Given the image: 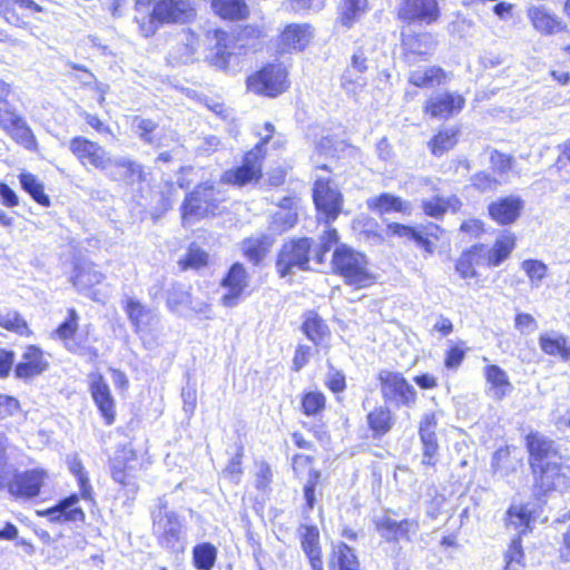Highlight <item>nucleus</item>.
<instances>
[{
  "label": "nucleus",
  "instance_id": "nucleus-1",
  "mask_svg": "<svg viewBox=\"0 0 570 570\" xmlns=\"http://www.w3.org/2000/svg\"><path fill=\"white\" fill-rule=\"evenodd\" d=\"M524 448L533 495L538 500L570 488V465L558 461L561 455L554 440L539 431H530L524 436Z\"/></svg>",
  "mask_w": 570,
  "mask_h": 570
},
{
  "label": "nucleus",
  "instance_id": "nucleus-2",
  "mask_svg": "<svg viewBox=\"0 0 570 570\" xmlns=\"http://www.w3.org/2000/svg\"><path fill=\"white\" fill-rule=\"evenodd\" d=\"M205 38L210 42L204 58L207 66L224 73H234L238 56L262 51L267 29L264 24L246 23L234 36L226 29L214 28L206 31Z\"/></svg>",
  "mask_w": 570,
  "mask_h": 570
},
{
  "label": "nucleus",
  "instance_id": "nucleus-3",
  "mask_svg": "<svg viewBox=\"0 0 570 570\" xmlns=\"http://www.w3.org/2000/svg\"><path fill=\"white\" fill-rule=\"evenodd\" d=\"M340 243L336 228H326L316 246L315 240L308 236H295L285 240L275 257L276 273L281 278L289 276L295 269L302 272L312 271L311 262L323 265L326 254L333 246Z\"/></svg>",
  "mask_w": 570,
  "mask_h": 570
},
{
  "label": "nucleus",
  "instance_id": "nucleus-4",
  "mask_svg": "<svg viewBox=\"0 0 570 570\" xmlns=\"http://www.w3.org/2000/svg\"><path fill=\"white\" fill-rule=\"evenodd\" d=\"M331 272L354 289L367 288L376 283L365 253L347 244H336L331 257Z\"/></svg>",
  "mask_w": 570,
  "mask_h": 570
},
{
  "label": "nucleus",
  "instance_id": "nucleus-5",
  "mask_svg": "<svg viewBox=\"0 0 570 570\" xmlns=\"http://www.w3.org/2000/svg\"><path fill=\"white\" fill-rule=\"evenodd\" d=\"M385 235L390 240L395 239L403 245L413 243L426 258L438 253L446 232L441 225L433 222L425 225L389 222L385 226Z\"/></svg>",
  "mask_w": 570,
  "mask_h": 570
},
{
  "label": "nucleus",
  "instance_id": "nucleus-6",
  "mask_svg": "<svg viewBox=\"0 0 570 570\" xmlns=\"http://www.w3.org/2000/svg\"><path fill=\"white\" fill-rule=\"evenodd\" d=\"M149 464V459L139 453L131 443L118 444L114 455L108 460L111 480L131 495H136L139 491L138 472Z\"/></svg>",
  "mask_w": 570,
  "mask_h": 570
},
{
  "label": "nucleus",
  "instance_id": "nucleus-7",
  "mask_svg": "<svg viewBox=\"0 0 570 570\" xmlns=\"http://www.w3.org/2000/svg\"><path fill=\"white\" fill-rule=\"evenodd\" d=\"M220 191L212 181H200L188 191L179 207L181 224H191L220 214Z\"/></svg>",
  "mask_w": 570,
  "mask_h": 570
},
{
  "label": "nucleus",
  "instance_id": "nucleus-8",
  "mask_svg": "<svg viewBox=\"0 0 570 570\" xmlns=\"http://www.w3.org/2000/svg\"><path fill=\"white\" fill-rule=\"evenodd\" d=\"M288 67L282 61H267L245 79L246 90L257 97L275 99L291 89Z\"/></svg>",
  "mask_w": 570,
  "mask_h": 570
},
{
  "label": "nucleus",
  "instance_id": "nucleus-9",
  "mask_svg": "<svg viewBox=\"0 0 570 570\" xmlns=\"http://www.w3.org/2000/svg\"><path fill=\"white\" fill-rule=\"evenodd\" d=\"M151 531L160 549L174 556L184 553L183 518L169 510L165 500H160L157 510L151 513Z\"/></svg>",
  "mask_w": 570,
  "mask_h": 570
},
{
  "label": "nucleus",
  "instance_id": "nucleus-10",
  "mask_svg": "<svg viewBox=\"0 0 570 570\" xmlns=\"http://www.w3.org/2000/svg\"><path fill=\"white\" fill-rule=\"evenodd\" d=\"M194 16L195 9L190 0H157L149 14L137 22L140 33L148 38L165 24L181 23Z\"/></svg>",
  "mask_w": 570,
  "mask_h": 570
},
{
  "label": "nucleus",
  "instance_id": "nucleus-11",
  "mask_svg": "<svg viewBox=\"0 0 570 570\" xmlns=\"http://www.w3.org/2000/svg\"><path fill=\"white\" fill-rule=\"evenodd\" d=\"M375 380L385 402L405 407H411L417 402L416 390L402 372L382 368L377 372Z\"/></svg>",
  "mask_w": 570,
  "mask_h": 570
},
{
  "label": "nucleus",
  "instance_id": "nucleus-12",
  "mask_svg": "<svg viewBox=\"0 0 570 570\" xmlns=\"http://www.w3.org/2000/svg\"><path fill=\"white\" fill-rule=\"evenodd\" d=\"M0 129L18 146L37 153L39 144L27 119L3 98H0Z\"/></svg>",
  "mask_w": 570,
  "mask_h": 570
},
{
  "label": "nucleus",
  "instance_id": "nucleus-13",
  "mask_svg": "<svg viewBox=\"0 0 570 570\" xmlns=\"http://www.w3.org/2000/svg\"><path fill=\"white\" fill-rule=\"evenodd\" d=\"M438 46L436 37L428 30H402L400 33V56L412 67L419 61H428Z\"/></svg>",
  "mask_w": 570,
  "mask_h": 570
},
{
  "label": "nucleus",
  "instance_id": "nucleus-14",
  "mask_svg": "<svg viewBox=\"0 0 570 570\" xmlns=\"http://www.w3.org/2000/svg\"><path fill=\"white\" fill-rule=\"evenodd\" d=\"M312 198L317 215L326 225L334 223L343 212L344 196L328 178H317L314 181Z\"/></svg>",
  "mask_w": 570,
  "mask_h": 570
},
{
  "label": "nucleus",
  "instance_id": "nucleus-15",
  "mask_svg": "<svg viewBox=\"0 0 570 570\" xmlns=\"http://www.w3.org/2000/svg\"><path fill=\"white\" fill-rule=\"evenodd\" d=\"M441 17L440 0H400L395 10V18L405 26H431Z\"/></svg>",
  "mask_w": 570,
  "mask_h": 570
},
{
  "label": "nucleus",
  "instance_id": "nucleus-16",
  "mask_svg": "<svg viewBox=\"0 0 570 570\" xmlns=\"http://www.w3.org/2000/svg\"><path fill=\"white\" fill-rule=\"evenodd\" d=\"M69 150L78 163L86 168L106 171L112 165L110 153L98 141L88 137L78 135L70 138Z\"/></svg>",
  "mask_w": 570,
  "mask_h": 570
},
{
  "label": "nucleus",
  "instance_id": "nucleus-17",
  "mask_svg": "<svg viewBox=\"0 0 570 570\" xmlns=\"http://www.w3.org/2000/svg\"><path fill=\"white\" fill-rule=\"evenodd\" d=\"M88 377V391L104 425H114L118 415L117 400L108 381L100 372H92Z\"/></svg>",
  "mask_w": 570,
  "mask_h": 570
},
{
  "label": "nucleus",
  "instance_id": "nucleus-18",
  "mask_svg": "<svg viewBox=\"0 0 570 570\" xmlns=\"http://www.w3.org/2000/svg\"><path fill=\"white\" fill-rule=\"evenodd\" d=\"M47 479L48 474L41 468L16 470L7 480L4 488L16 500H31L41 493Z\"/></svg>",
  "mask_w": 570,
  "mask_h": 570
},
{
  "label": "nucleus",
  "instance_id": "nucleus-19",
  "mask_svg": "<svg viewBox=\"0 0 570 570\" xmlns=\"http://www.w3.org/2000/svg\"><path fill=\"white\" fill-rule=\"evenodd\" d=\"M45 13L46 9L36 0H0V17L16 28H29Z\"/></svg>",
  "mask_w": 570,
  "mask_h": 570
},
{
  "label": "nucleus",
  "instance_id": "nucleus-20",
  "mask_svg": "<svg viewBox=\"0 0 570 570\" xmlns=\"http://www.w3.org/2000/svg\"><path fill=\"white\" fill-rule=\"evenodd\" d=\"M50 368L48 353L38 344H27L20 360L13 366V376L23 383H30Z\"/></svg>",
  "mask_w": 570,
  "mask_h": 570
},
{
  "label": "nucleus",
  "instance_id": "nucleus-21",
  "mask_svg": "<svg viewBox=\"0 0 570 570\" xmlns=\"http://www.w3.org/2000/svg\"><path fill=\"white\" fill-rule=\"evenodd\" d=\"M389 510L381 518L374 520V528L386 543L397 544L401 541L411 542L420 531L417 519L395 520Z\"/></svg>",
  "mask_w": 570,
  "mask_h": 570
},
{
  "label": "nucleus",
  "instance_id": "nucleus-22",
  "mask_svg": "<svg viewBox=\"0 0 570 570\" xmlns=\"http://www.w3.org/2000/svg\"><path fill=\"white\" fill-rule=\"evenodd\" d=\"M263 161L255 153L247 150L238 165L224 171L222 181L239 188L256 185L263 178Z\"/></svg>",
  "mask_w": 570,
  "mask_h": 570
},
{
  "label": "nucleus",
  "instance_id": "nucleus-23",
  "mask_svg": "<svg viewBox=\"0 0 570 570\" xmlns=\"http://www.w3.org/2000/svg\"><path fill=\"white\" fill-rule=\"evenodd\" d=\"M219 285L226 289L220 297L222 305L225 307L237 305L249 286V274L245 265L240 262L233 263L222 277Z\"/></svg>",
  "mask_w": 570,
  "mask_h": 570
},
{
  "label": "nucleus",
  "instance_id": "nucleus-24",
  "mask_svg": "<svg viewBox=\"0 0 570 570\" xmlns=\"http://www.w3.org/2000/svg\"><path fill=\"white\" fill-rule=\"evenodd\" d=\"M439 425L438 415L435 412H428L422 415L417 434L422 445V465L435 468L440 455V444L436 434Z\"/></svg>",
  "mask_w": 570,
  "mask_h": 570
},
{
  "label": "nucleus",
  "instance_id": "nucleus-25",
  "mask_svg": "<svg viewBox=\"0 0 570 570\" xmlns=\"http://www.w3.org/2000/svg\"><path fill=\"white\" fill-rule=\"evenodd\" d=\"M80 328V315L75 307L67 309L66 317L53 331V336L58 338L63 346L72 354H90L97 356V350L87 347L82 341L77 340V333Z\"/></svg>",
  "mask_w": 570,
  "mask_h": 570
},
{
  "label": "nucleus",
  "instance_id": "nucleus-26",
  "mask_svg": "<svg viewBox=\"0 0 570 570\" xmlns=\"http://www.w3.org/2000/svg\"><path fill=\"white\" fill-rule=\"evenodd\" d=\"M465 107L463 95L443 91L429 97L423 105V114L430 119L448 120L459 115Z\"/></svg>",
  "mask_w": 570,
  "mask_h": 570
},
{
  "label": "nucleus",
  "instance_id": "nucleus-27",
  "mask_svg": "<svg viewBox=\"0 0 570 570\" xmlns=\"http://www.w3.org/2000/svg\"><path fill=\"white\" fill-rule=\"evenodd\" d=\"M80 499H82L80 493H71L60 499L55 505L38 511L37 514L56 523H82L86 520V513L79 504Z\"/></svg>",
  "mask_w": 570,
  "mask_h": 570
},
{
  "label": "nucleus",
  "instance_id": "nucleus-28",
  "mask_svg": "<svg viewBox=\"0 0 570 570\" xmlns=\"http://www.w3.org/2000/svg\"><path fill=\"white\" fill-rule=\"evenodd\" d=\"M488 216L499 226L515 224L524 210V200L518 195H507L490 202Z\"/></svg>",
  "mask_w": 570,
  "mask_h": 570
},
{
  "label": "nucleus",
  "instance_id": "nucleus-29",
  "mask_svg": "<svg viewBox=\"0 0 570 570\" xmlns=\"http://www.w3.org/2000/svg\"><path fill=\"white\" fill-rule=\"evenodd\" d=\"M312 28L308 23H287L276 38V51L279 55L301 52L309 43Z\"/></svg>",
  "mask_w": 570,
  "mask_h": 570
},
{
  "label": "nucleus",
  "instance_id": "nucleus-30",
  "mask_svg": "<svg viewBox=\"0 0 570 570\" xmlns=\"http://www.w3.org/2000/svg\"><path fill=\"white\" fill-rule=\"evenodd\" d=\"M105 279L106 275L94 263L76 265L70 277L71 284L79 292L86 293L94 302L101 299L100 292L96 289V286L102 284Z\"/></svg>",
  "mask_w": 570,
  "mask_h": 570
},
{
  "label": "nucleus",
  "instance_id": "nucleus-31",
  "mask_svg": "<svg viewBox=\"0 0 570 570\" xmlns=\"http://www.w3.org/2000/svg\"><path fill=\"white\" fill-rule=\"evenodd\" d=\"M298 540L312 570H324L323 547L320 529L315 524H301Z\"/></svg>",
  "mask_w": 570,
  "mask_h": 570
},
{
  "label": "nucleus",
  "instance_id": "nucleus-32",
  "mask_svg": "<svg viewBox=\"0 0 570 570\" xmlns=\"http://www.w3.org/2000/svg\"><path fill=\"white\" fill-rule=\"evenodd\" d=\"M122 309L134 333L142 336L153 332L156 316L146 304L137 298L129 297L122 302Z\"/></svg>",
  "mask_w": 570,
  "mask_h": 570
},
{
  "label": "nucleus",
  "instance_id": "nucleus-33",
  "mask_svg": "<svg viewBox=\"0 0 570 570\" xmlns=\"http://www.w3.org/2000/svg\"><path fill=\"white\" fill-rule=\"evenodd\" d=\"M485 244L475 243L464 248L454 261V272L465 282L480 278L479 265L484 259Z\"/></svg>",
  "mask_w": 570,
  "mask_h": 570
},
{
  "label": "nucleus",
  "instance_id": "nucleus-34",
  "mask_svg": "<svg viewBox=\"0 0 570 570\" xmlns=\"http://www.w3.org/2000/svg\"><path fill=\"white\" fill-rule=\"evenodd\" d=\"M527 17L532 28L543 37L568 31L567 23L542 6H532L528 8Z\"/></svg>",
  "mask_w": 570,
  "mask_h": 570
},
{
  "label": "nucleus",
  "instance_id": "nucleus-35",
  "mask_svg": "<svg viewBox=\"0 0 570 570\" xmlns=\"http://www.w3.org/2000/svg\"><path fill=\"white\" fill-rule=\"evenodd\" d=\"M366 428L374 440H381L390 434L395 424L396 417L391 407L386 404L373 406L365 416Z\"/></svg>",
  "mask_w": 570,
  "mask_h": 570
},
{
  "label": "nucleus",
  "instance_id": "nucleus-36",
  "mask_svg": "<svg viewBox=\"0 0 570 570\" xmlns=\"http://www.w3.org/2000/svg\"><path fill=\"white\" fill-rule=\"evenodd\" d=\"M518 237L513 232L502 230L494 239L492 246L484 253V263L488 267H498L508 261L517 248Z\"/></svg>",
  "mask_w": 570,
  "mask_h": 570
},
{
  "label": "nucleus",
  "instance_id": "nucleus-37",
  "mask_svg": "<svg viewBox=\"0 0 570 570\" xmlns=\"http://www.w3.org/2000/svg\"><path fill=\"white\" fill-rule=\"evenodd\" d=\"M367 208L384 216L387 214L410 215L412 210L411 203L403 197L392 193H381L366 202Z\"/></svg>",
  "mask_w": 570,
  "mask_h": 570
},
{
  "label": "nucleus",
  "instance_id": "nucleus-38",
  "mask_svg": "<svg viewBox=\"0 0 570 570\" xmlns=\"http://www.w3.org/2000/svg\"><path fill=\"white\" fill-rule=\"evenodd\" d=\"M296 196H285L278 202V210L272 216L269 227L274 233L283 234L298 222Z\"/></svg>",
  "mask_w": 570,
  "mask_h": 570
},
{
  "label": "nucleus",
  "instance_id": "nucleus-39",
  "mask_svg": "<svg viewBox=\"0 0 570 570\" xmlns=\"http://www.w3.org/2000/svg\"><path fill=\"white\" fill-rule=\"evenodd\" d=\"M275 239L272 235L261 234L258 236H249L242 240V255L253 265H261L269 255Z\"/></svg>",
  "mask_w": 570,
  "mask_h": 570
},
{
  "label": "nucleus",
  "instance_id": "nucleus-40",
  "mask_svg": "<svg viewBox=\"0 0 570 570\" xmlns=\"http://www.w3.org/2000/svg\"><path fill=\"white\" fill-rule=\"evenodd\" d=\"M301 331L315 346H321L331 337V328L317 311L311 309L303 314Z\"/></svg>",
  "mask_w": 570,
  "mask_h": 570
},
{
  "label": "nucleus",
  "instance_id": "nucleus-41",
  "mask_svg": "<svg viewBox=\"0 0 570 570\" xmlns=\"http://www.w3.org/2000/svg\"><path fill=\"white\" fill-rule=\"evenodd\" d=\"M111 167L118 169V171L110 175L112 181L132 186L134 184L145 183L147 180V173L144 165L129 158H119L114 160Z\"/></svg>",
  "mask_w": 570,
  "mask_h": 570
},
{
  "label": "nucleus",
  "instance_id": "nucleus-42",
  "mask_svg": "<svg viewBox=\"0 0 570 570\" xmlns=\"http://www.w3.org/2000/svg\"><path fill=\"white\" fill-rule=\"evenodd\" d=\"M370 9V0H340L336 23L344 29H352Z\"/></svg>",
  "mask_w": 570,
  "mask_h": 570
},
{
  "label": "nucleus",
  "instance_id": "nucleus-43",
  "mask_svg": "<svg viewBox=\"0 0 570 570\" xmlns=\"http://www.w3.org/2000/svg\"><path fill=\"white\" fill-rule=\"evenodd\" d=\"M330 570H362L356 551L345 542L336 543L327 558Z\"/></svg>",
  "mask_w": 570,
  "mask_h": 570
},
{
  "label": "nucleus",
  "instance_id": "nucleus-44",
  "mask_svg": "<svg viewBox=\"0 0 570 570\" xmlns=\"http://www.w3.org/2000/svg\"><path fill=\"white\" fill-rule=\"evenodd\" d=\"M541 352L547 356L570 362V337L559 333H542L538 337Z\"/></svg>",
  "mask_w": 570,
  "mask_h": 570
},
{
  "label": "nucleus",
  "instance_id": "nucleus-45",
  "mask_svg": "<svg viewBox=\"0 0 570 570\" xmlns=\"http://www.w3.org/2000/svg\"><path fill=\"white\" fill-rule=\"evenodd\" d=\"M461 129L459 126L439 128L428 141L432 156L441 157L452 150L459 142Z\"/></svg>",
  "mask_w": 570,
  "mask_h": 570
},
{
  "label": "nucleus",
  "instance_id": "nucleus-46",
  "mask_svg": "<svg viewBox=\"0 0 570 570\" xmlns=\"http://www.w3.org/2000/svg\"><path fill=\"white\" fill-rule=\"evenodd\" d=\"M534 521L533 511L528 504H511L505 512V524L517 530L515 535H523L531 533L533 530L532 523Z\"/></svg>",
  "mask_w": 570,
  "mask_h": 570
},
{
  "label": "nucleus",
  "instance_id": "nucleus-47",
  "mask_svg": "<svg viewBox=\"0 0 570 570\" xmlns=\"http://www.w3.org/2000/svg\"><path fill=\"white\" fill-rule=\"evenodd\" d=\"M448 78V72L441 66L431 65L423 70L411 71L407 81L415 88L430 89L444 85Z\"/></svg>",
  "mask_w": 570,
  "mask_h": 570
},
{
  "label": "nucleus",
  "instance_id": "nucleus-48",
  "mask_svg": "<svg viewBox=\"0 0 570 570\" xmlns=\"http://www.w3.org/2000/svg\"><path fill=\"white\" fill-rule=\"evenodd\" d=\"M462 206V200L456 195L450 197L436 195L421 203L423 214L435 219H442L448 212L458 213Z\"/></svg>",
  "mask_w": 570,
  "mask_h": 570
},
{
  "label": "nucleus",
  "instance_id": "nucleus-49",
  "mask_svg": "<svg viewBox=\"0 0 570 570\" xmlns=\"http://www.w3.org/2000/svg\"><path fill=\"white\" fill-rule=\"evenodd\" d=\"M483 375L487 384L493 393V397L502 401L513 390L508 373L497 364H489L483 367Z\"/></svg>",
  "mask_w": 570,
  "mask_h": 570
},
{
  "label": "nucleus",
  "instance_id": "nucleus-50",
  "mask_svg": "<svg viewBox=\"0 0 570 570\" xmlns=\"http://www.w3.org/2000/svg\"><path fill=\"white\" fill-rule=\"evenodd\" d=\"M210 8L225 21H243L250 14L246 0H210Z\"/></svg>",
  "mask_w": 570,
  "mask_h": 570
},
{
  "label": "nucleus",
  "instance_id": "nucleus-51",
  "mask_svg": "<svg viewBox=\"0 0 570 570\" xmlns=\"http://www.w3.org/2000/svg\"><path fill=\"white\" fill-rule=\"evenodd\" d=\"M327 407V397L321 390H305L299 395V411L306 417L322 416Z\"/></svg>",
  "mask_w": 570,
  "mask_h": 570
},
{
  "label": "nucleus",
  "instance_id": "nucleus-52",
  "mask_svg": "<svg viewBox=\"0 0 570 570\" xmlns=\"http://www.w3.org/2000/svg\"><path fill=\"white\" fill-rule=\"evenodd\" d=\"M0 327L20 337L33 336L29 322L16 309H0Z\"/></svg>",
  "mask_w": 570,
  "mask_h": 570
},
{
  "label": "nucleus",
  "instance_id": "nucleus-53",
  "mask_svg": "<svg viewBox=\"0 0 570 570\" xmlns=\"http://www.w3.org/2000/svg\"><path fill=\"white\" fill-rule=\"evenodd\" d=\"M21 188L31 197V199L42 207H50V197L45 191L43 184L31 173L22 171L18 175Z\"/></svg>",
  "mask_w": 570,
  "mask_h": 570
},
{
  "label": "nucleus",
  "instance_id": "nucleus-54",
  "mask_svg": "<svg viewBox=\"0 0 570 570\" xmlns=\"http://www.w3.org/2000/svg\"><path fill=\"white\" fill-rule=\"evenodd\" d=\"M218 550L212 542H200L191 549V562L196 570H213Z\"/></svg>",
  "mask_w": 570,
  "mask_h": 570
},
{
  "label": "nucleus",
  "instance_id": "nucleus-55",
  "mask_svg": "<svg viewBox=\"0 0 570 570\" xmlns=\"http://www.w3.org/2000/svg\"><path fill=\"white\" fill-rule=\"evenodd\" d=\"M177 264L180 272L200 271L209 265V255L196 244H191Z\"/></svg>",
  "mask_w": 570,
  "mask_h": 570
},
{
  "label": "nucleus",
  "instance_id": "nucleus-56",
  "mask_svg": "<svg viewBox=\"0 0 570 570\" xmlns=\"http://www.w3.org/2000/svg\"><path fill=\"white\" fill-rule=\"evenodd\" d=\"M515 450L517 448L514 445L499 446L492 454V473H500L505 476L514 473L517 471V468L512 460V452H514Z\"/></svg>",
  "mask_w": 570,
  "mask_h": 570
},
{
  "label": "nucleus",
  "instance_id": "nucleus-57",
  "mask_svg": "<svg viewBox=\"0 0 570 570\" xmlns=\"http://www.w3.org/2000/svg\"><path fill=\"white\" fill-rule=\"evenodd\" d=\"M322 484V472L318 469L312 468L308 471V479L303 485V511L311 512L317 503V493Z\"/></svg>",
  "mask_w": 570,
  "mask_h": 570
},
{
  "label": "nucleus",
  "instance_id": "nucleus-58",
  "mask_svg": "<svg viewBox=\"0 0 570 570\" xmlns=\"http://www.w3.org/2000/svg\"><path fill=\"white\" fill-rule=\"evenodd\" d=\"M22 413L20 400L13 395L0 393V424L6 431H11L12 425L9 421Z\"/></svg>",
  "mask_w": 570,
  "mask_h": 570
},
{
  "label": "nucleus",
  "instance_id": "nucleus-59",
  "mask_svg": "<svg viewBox=\"0 0 570 570\" xmlns=\"http://www.w3.org/2000/svg\"><path fill=\"white\" fill-rule=\"evenodd\" d=\"M165 303L170 312H179L183 308L190 307L193 294L190 289H185L180 284H174L166 294Z\"/></svg>",
  "mask_w": 570,
  "mask_h": 570
},
{
  "label": "nucleus",
  "instance_id": "nucleus-60",
  "mask_svg": "<svg viewBox=\"0 0 570 570\" xmlns=\"http://www.w3.org/2000/svg\"><path fill=\"white\" fill-rule=\"evenodd\" d=\"M521 269L524 272L532 286H539L548 276V265L535 258H527L521 262Z\"/></svg>",
  "mask_w": 570,
  "mask_h": 570
},
{
  "label": "nucleus",
  "instance_id": "nucleus-61",
  "mask_svg": "<svg viewBox=\"0 0 570 570\" xmlns=\"http://www.w3.org/2000/svg\"><path fill=\"white\" fill-rule=\"evenodd\" d=\"M504 561L505 564L503 570H518V568L524 567V550L520 535H514L512 538L504 554Z\"/></svg>",
  "mask_w": 570,
  "mask_h": 570
},
{
  "label": "nucleus",
  "instance_id": "nucleus-62",
  "mask_svg": "<svg viewBox=\"0 0 570 570\" xmlns=\"http://www.w3.org/2000/svg\"><path fill=\"white\" fill-rule=\"evenodd\" d=\"M158 124L153 119H140L137 125L139 138L155 148L163 146L161 136L157 132Z\"/></svg>",
  "mask_w": 570,
  "mask_h": 570
},
{
  "label": "nucleus",
  "instance_id": "nucleus-63",
  "mask_svg": "<svg viewBox=\"0 0 570 570\" xmlns=\"http://www.w3.org/2000/svg\"><path fill=\"white\" fill-rule=\"evenodd\" d=\"M471 187L478 193L484 194L489 191H494L500 185L501 181L495 177V175L491 171L479 170L471 176Z\"/></svg>",
  "mask_w": 570,
  "mask_h": 570
},
{
  "label": "nucleus",
  "instance_id": "nucleus-64",
  "mask_svg": "<svg viewBox=\"0 0 570 570\" xmlns=\"http://www.w3.org/2000/svg\"><path fill=\"white\" fill-rule=\"evenodd\" d=\"M491 171L494 175H508L514 166V157L510 154L492 149L489 156Z\"/></svg>",
  "mask_w": 570,
  "mask_h": 570
}]
</instances>
